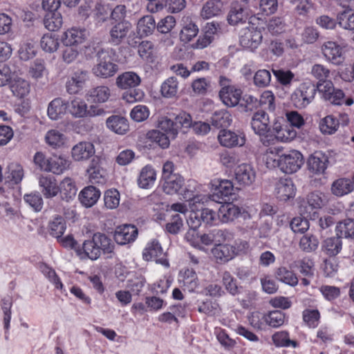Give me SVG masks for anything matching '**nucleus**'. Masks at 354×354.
<instances>
[{"label": "nucleus", "mask_w": 354, "mask_h": 354, "mask_svg": "<svg viewBox=\"0 0 354 354\" xmlns=\"http://www.w3.org/2000/svg\"><path fill=\"white\" fill-rule=\"evenodd\" d=\"M203 202H194L192 205H189L190 212L187 218V223L189 228L186 232L184 239L192 247L205 252V247L212 245L216 236H222L223 232L220 230H214L207 233H200L198 228L203 223L207 225L212 226L216 224L217 214L212 209L205 207L198 209V204H205Z\"/></svg>", "instance_id": "1"}, {"label": "nucleus", "mask_w": 354, "mask_h": 354, "mask_svg": "<svg viewBox=\"0 0 354 354\" xmlns=\"http://www.w3.org/2000/svg\"><path fill=\"white\" fill-rule=\"evenodd\" d=\"M162 191L169 195L178 194L181 198L192 205L194 202L207 203L209 197L204 194H199L202 185L196 180L189 179L187 181L179 174L162 180Z\"/></svg>", "instance_id": "2"}, {"label": "nucleus", "mask_w": 354, "mask_h": 354, "mask_svg": "<svg viewBox=\"0 0 354 354\" xmlns=\"http://www.w3.org/2000/svg\"><path fill=\"white\" fill-rule=\"evenodd\" d=\"M114 245L111 240L105 234L95 233L91 240L85 241L82 248L77 250V255L82 259H97L102 252L110 254L113 251Z\"/></svg>", "instance_id": "3"}, {"label": "nucleus", "mask_w": 354, "mask_h": 354, "mask_svg": "<svg viewBox=\"0 0 354 354\" xmlns=\"http://www.w3.org/2000/svg\"><path fill=\"white\" fill-rule=\"evenodd\" d=\"M34 162L41 170L55 175L62 174L71 166V161L63 156L53 154L46 157L42 152L35 154Z\"/></svg>", "instance_id": "4"}, {"label": "nucleus", "mask_w": 354, "mask_h": 354, "mask_svg": "<svg viewBox=\"0 0 354 354\" xmlns=\"http://www.w3.org/2000/svg\"><path fill=\"white\" fill-rule=\"evenodd\" d=\"M325 196L322 192H315L307 195L299 206L301 215L315 220L318 217V211L326 205Z\"/></svg>", "instance_id": "5"}, {"label": "nucleus", "mask_w": 354, "mask_h": 354, "mask_svg": "<svg viewBox=\"0 0 354 354\" xmlns=\"http://www.w3.org/2000/svg\"><path fill=\"white\" fill-rule=\"evenodd\" d=\"M68 112L75 118H93L102 115L104 111L96 105L88 106L80 97H74L68 102Z\"/></svg>", "instance_id": "6"}, {"label": "nucleus", "mask_w": 354, "mask_h": 354, "mask_svg": "<svg viewBox=\"0 0 354 354\" xmlns=\"http://www.w3.org/2000/svg\"><path fill=\"white\" fill-rule=\"evenodd\" d=\"M112 54L111 51L105 50L98 52V62L93 68V73L95 76L106 79L117 73L118 66L113 63Z\"/></svg>", "instance_id": "7"}, {"label": "nucleus", "mask_w": 354, "mask_h": 354, "mask_svg": "<svg viewBox=\"0 0 354 354\" xmlns=\"http://www.w3.org/2000/svg\"><path fill=\"white\" fill-rule=\"evenodd\" d=\"M250 124L254 133L260 137L261 142L265 145H269V140L267 139L270 131L268 114L263 110L255 112L251 118Z\"/></svg>", "instance_id": "8"}, {"label": "nucleus", "mask_w": 354, "mask_h": 354, "mask_svg": "<svg viewBox=\"0 0 354 354\" xmlns=\"http://www.w3.org/2000/svg\"><path fill=\"white\" fill-rule=\"evenodd\" d=\"M230 80L225 77H220L219 97L222 102L227 106L234 107L240 102L243 92L241 88L229 84Z\"/></svg>", "instance_id": "9"}, {"label": "nucleus", "mask_w": 354, "mask_h": 354, "mask_svg": "<svg viewBox=\"0 0 354 354\" xmlns=\"http://www.w3.org/2000/svg\"><path fill=\"white\" fill-rule=\"evenodd\" d=\"M209 188L212 194H206L217 203H221V201H226L227 198L233 194L234 185L231 180L222 178H214L209 183Z\"/></svg>", "instance_id": "10"}, {"label": "nucleus", "mask_w": 354, "mask_h": 354, "mask_svg": "<svg viewBox=\"0 0 354 354\" xmlns=\"http://www.w3.org/2000/svg\"><path fill=\"white\" fill-rule=\"evenodd\" d=\"M217 140L222 147L233 149L243 147L246 142V136L245 133L241 131L222 129L218 133Z\"/></svg>", "instance_id": "11"}, {"label": "nucleus", "mask_w": 354, "mask_h": 354, "mask_svg": "<svg viewBox=\"0 0 354 354\" xmlns=\"http://www.w3.org/2000/svg\"><path fill=\"white\" fill-rule=\"evenodd\" d=\"M304 163L302 154L297 150H290L282 153L279 169L286 174H292L297 171Z\"/></svg>", "instance_id": "12"}, {"label": "nucleus", "mask_w": 354, "mask_h": 354, "mask_svg": "<svg viewBox=\"0 0 354 354\" xmlns=\"http://www.w3.org/2000/svg\"><path fill=\"white\" fill-rule=\"evenodd\" d=\"M316 89L313 85L304 83L292 93L291 101L297 108H305L313 101Z\"/></svg>", "instance_id": "13"}, {"label": "nucleus", "mask_w": 354, "mask_h": 354, "mask_svg": "<svg viewBox=\"0 0 354 354\" xmlns=\"http://www.w3.org/2000/svg\"><path fill=\"white\" fill-rule=\"evenodd\" d=\"M321 51L326 61L329 63L338 66L344 62L343 47L337 41H324L321 46Z\"/></svg>", "instance_id": "14"}, {"label": "nucleus", "mask_w": 354, "mask_h": 354, "mask_svg": "<svg viewBox=\"0 0 354 354\" xmlns=\"http://www.w3.org/2000/svg\"><path fill=\"white\" fill-rule=\"evenodd\" d=\"M86 177L92 185H103L108 180V173L99 159H93L86 170Z\"/></svg>", "instance_id": "15"}, {"label": "nucleus", "mask_w": 354, "mask_h": 354, "mask_svg": "<svg viewBox=\"0 0 354 354\" xmlns=\"http://www.w3.org/2000/svg\"><path fill=\"white\" fill-rule=\"evenodd\" d=\"M297 188L292 179L280 178L275 184L274 194L280 201H288L295 198Z\"/></svg>", "instance_id": "16"}, {"label": "nucleus", "mask_w": 354, "mask_h": 354, "mask_svg": "<svg viewBox=\"0 0 354 354\" xmlns=\"http://www.w3.org/2000/svg\"><path fill=\"white\" fill-rule=\"evenodd\" d=\"M95 153V147L92 142L80 141L72 147L71 156L73 161L82 162L88 160Z\"/></svg>", "instance_id": "17"}, {"label": "nucleus", "mask_w": 354, "mask_h": 354, "mask_svg": "<svg viewBox=\"0 0 354 354\" xmlns=\"http://www.w3.org/2000/svg\"><path fill=\"white\" fill-rule=\"evenodd\" d=\"M87 37L88 32L85 28L72 27L64 32L62 41L64 46L80 47Z\"/></svg>", "instance_id": "18"}, {"label": "nucleus", "mask_w": 354, "mask_h": 354, "mask_svg": "<svg viewBox=\"0 0 354 354\" xmlns=\"http://www.w3.org/2000/svg\"><path fill=\"white\" fill-rule=\"evenodd\" d=\"M234 176L240 186H250L255 181L256 171L251 164L241 163L235 168Z\"/></svg>", "instance_id": "19"}, {"label": "nucleus", "mask_w": 354, "mask_h": 354, "mask_svg": "<svg viewBox=\"0 0 354 354\" xmlns=\"http://www.w3.org/2000/svg\"><path fill=\"white\" fill-rule=\"evenodd\" d=\"M38 185L40 192L45 198H53L58 195L59 184L55 177L41 175L38 178Z\"/></svg>", "instance_id": "20"}, {"label": "nucleus", "mask_w": 354, "mask_h": 354, "mask_svg": "<svg viewBox=\"0 0 354 354\" xmlns=\"http://www.w3.org/2000/svg\"><path fill=\"white\" fill-rule=\"evenodd\" d=\"M262 39L263 35L260 30L246 28L240 37V44L243 48L254 50L260 45Z\"/></svg>", "instance_id": "21"}, {"label": "nucleus", "mask_w": 354, "mask_h": 354, "mask_svg": "<svg viewBox=\"0 0 354 354\" xmlns=\"http://www.w3.org/2000/svg\"><path fill=\"white\" fill-rule=\"evenodd\" d=\"M138 236V229L133 225L118 226L114 232V239L120 245L133 242Z\"/></svg>", "instance_id": "22"}, {"label": "nucleus", "mask_w": 354, "mask_h": 354, "mask_svg": "<svg viewBox=\"0 0 354 354\" xmlns=\"http://www.w3.org/2000/svg\"><path fill=\"white\" fill-rule=\"evenodd\" d=\"M68 107V101L61 97H56L48 105V117L51 120H58L67 113Z\"/></svg>", "instance_id": "23"}, {"label": "nucleus", "mask_w": 354, "mask_h": 354, "mask_svg": "<svg viewBox=\"0 0 354 354\" xmlns=\"http://www.w3.org/2000/svg\"><path fill=\"white\" fill-rule=\"evenodd\" d=\"M77 192V187L73 178L66 176L64 177L58 185V194L63 201L69 202L73 201Z\"/></svg>", "instance_id": "24"}, {"label": "nucleus", "mask_w": 354, "mask_h": 354, "mask_svg": "<svg viewBox=\"0 0 354 354\" xmlns=\"http://www.w3.org/2000/svg\"><path fill=\"white\" fill-rule=\"evenodd\" d=\"M100 196L101 192L99 189L93 185H88L80 191L78 197L83 206L91 207L97 203Z\"/></svg>", "instance_id": "25"}, {"label": "nucleus", "mask_w": 354, "mask_h": 354, "mask_svg": "<svg viewBox=\"0 0 354 354\" xmlns=\"http://www.w3.org/2000/svg\"><path fill=\"white\" fill-rule=\"evenodd\" d=\"M212 253L214 258L221 261H228L233 259L238 254L236 243L218 244L214 247Z\"/></svg>", "instance_id": "26"}, {"label": "nucleus", "mask_w": 354, "mask_h": 354, "mask_svg": "<svg viewBox=\"0 0 354 354\" xmlns=\"http://www.w3.org/2000/svg\"><path fill=\"white\" fill-rule=\"evenodd\" d=\"M156 171L151 165H146L140 170L137 183L140 188L150 189L156 180Z\"/></svg>", "instance_id": "27"}, {"label": "nucleus", "mask_w": 354, "mask_h": 354, "mask_svg": "<svg viewBox=\"0 0 354 354\" xmlns=\"http://www.w3.org/2000/svg\"><path fill=\"white\" fill-rule=\"evenodd\" d=\"M106 125L110 131L119 135L126 134L129 129L127 119L118 115L109 116L106 120Z\"/></svg>", "instance_id": "28"}, {"label": "nucleus", "mask_w": 354, "mask_h": 354, "mask_svg": "<svg viewBox=\"0 0 354 354\" xmlns=\"http://www.w3.org/2000/svg\"><path fill=\"white\" fill-rule=\"evenodd\" d=\"M87 79L88 73L86 71H78L74 73L66 82L67 92L70 94L78 93L83 88Z\"/></svg>", "instance_id": "29"}, {"label": "nucleus", "mask_w": 354, "mask_h": 354, "mask_svg": "<svg viewBox=\"0 0 354 354\" xmlns=\"http://www.w3.org/2000/svg\"><path fill=\"white\" fill-rule=\"evenodd\" d=\"M9 86L12 95L20 99L26 97L30 91L29 82L17 75L10 81Z\"/></svg>", "instance_id": "30"}, {"label": "nucleus", "mask_w": 354, "mask_h": 354, "mask_svg": "<svg viewBox=\"0 0 354 354\" xmlns=\"http://www.w3.org/2000/svg\"><path fill=\"white\" fill-rule=\"evenodd\" d=\"M141 83L140 77L135 72H124L116 78L115 84L121 89H129L139 86Z\"/></svg>", "instance_id": "31"}, {"label": "nucleus", "mask_w": 354, "mask_h": 354, "mask_svg": "<svg viewBox=\"0 0 354 354\" xmlns=\"http://www.w3.org/2000/svg\"><path fill=\"white\" fill-rule=\"evenodd\" d=\"M327 162V156L321 151H316L308 158V167L314 174H322L326 169Z\"/></svg>", "instance_id": "32"}, {"label": "nucleus", "mask_w": 354, "mask_h": 354, "mask_svg": "<svg viewBox=\"0 0 354 354\" xmlns=\"http://www.w3.org/2000/svg\"><path fill=\"white\" fill-rule=\"evenodd\" d=\"M44 139L46 143L54 149L62 148L68 142L67 136L58 129L48 130L45 135Z\"/></svg>", "instance_id": "33"}, {"label": "nucleus", "mask_w": 354, "mask_h": 354, "mask_svg": "<svg viewBox=\"0 0 354 354\" xmlns=\"http://www.w3.org/2000/svg\"><path fill=\"white\" fill-rule=\"evenodd\" d=\"M272 131L276 140L281 142H290L294 140L297 135V131L292 126H289L288 124L281 125L275 123Z\"/></svg>", "instance_id": "34"}, {"label": "nucleus", "mask_w": 354, "mask_h": 354, "mask_svg": "<svg viewBox=\"0 0 354 354\" xmlns=\"http://www.w3.org/2000/svg\"><path fill=\"white\" fill-rule=\"evenodd\" d=\"M283 153V147H271L266 149L262 155V160L269 169H274L278 167L281 157Z\"/></svg>", "instance_id": "35"}, {"label": "nucleus", "mask_w": 354, "mask_h": 354, "mask_svg": "<svg viewBox=\"0 0 354 354\" xmlns=\"http://www.w3.org/2000/svg\"><path fill=\"white\" fill-rule=\"evenodd\" d=\"M248 10L239 5L233 3L227 15V21L232 26L245 23L249 17Z\"/></svg>", "instance_id": "36"}, {"label": "nucleus", "mask_w": 354, "mask_h": 354, "mask_svg": "<svg viewBox=\"0 0 354 354\" xmlns=\"http://www.w3.org/2000/svg\"><path fill=\"white\" fill-rule=\"evenodd\" d=\"M223 3L221 0H208L202 7L201 17L209 19L223 13Z\"/></svg>", "instance_id": "37"}, {"label": "nucleus", "mask_w": 354, "mask_h": 354, "mask_svg": "<svg viewBox=\"0 0 354 354\" xmlns=\"http://www.w3.org/2000/svg\"><path fill=\"white\" fill-rule=\"evenodd\" d=\"M178 281L185 289L189 292H194L198 286V281L196 273L192 269H185L180 271Z\"/></svg>", "instance_id": "38"}, {"label": "nucleus", "mask_w": 354, "mask_h": 354, "mask_svg": "<svg viewBox=\"0 0 354 354\" xmlns=\"http://www.w3.org/2000/svg\"><path fill=\"white\" fill-rule=\"evenodd\" d=\"M331 192L337 197H342L353 192L351 180L348 178H339L331 185Z\"/></svg>", "instance_id": "39"}, {"label": "nucleus", "mask_w": 354, "mask_h": 354, "mask_svg": "<svg viewBox=\"0 0 354 354\" xmlns=\"http://www.w3.org/2000/svg\"><path fill=\"white\" fill-rule=\"evenodd\" d=\"M241 213L240 208L231 203H226L221 205L218 215L223 223L234 221Z\"/></svg>", "instance_id": "40"}, {"label": "nucleus", "mask_w": 354, "mask_h": 354, "mask_svg": "<svg viewBox=\"0 0 354 354\" xmlns=\"http://www.w3.org/2000/svg\"><path fill=\"white\" fill-rule=\"evenodd\" d=\"M274 277L278 281L292 287L296 286L299 282L297 274L292 270L284 266L275 270Z\"/></svg>", "instance_id": "41"}, {"label": "nucleus", "mask_w": 354, "mask_h": 354, "mask_svg": "<svg viewBox=\"0 0 354 354\" xmlns=\"http://www.w3.org/2000/svg\"><path fill=\"white\" fill-rule=\"evenodd\" d=\"M156 28V24L151 15H145L141 17L137 23V32L140 37L151 35Z\"/></svg>", "instance_id": "42"}, {"label": "nucleus", "mask_w": 354, "mask_h": 354, "mask_svg": "<svg viewBox=\"0 0 354 354\" xmlns=\"http://www.w3.org/2000/svg\"><path fill=\"white\" fill-rule=\"evenodd\" d=\"M156 127L158 130L170 136L171 139H175L178 135V128L174 122L167 116L158 117Z\"/></svg>", "instance_id": "43"}, {"label": "nucleus", "mask_w": 354, "mask_h": 354, "mask_svg": "<svg viewBox=\"0 0 354 354\" xmlns=\"http://www.w3.org/2000/svg\"><path fill=\"white\" fill-rule=\"evenodd\" d=\"M87 96L93 103H104L111 96V90L106 86H98L89 90Z\"/></svg>", "instance_id": "44"}, {"label": "nucleus", "mask_w": 354, "mask_h": 354, "mask_svg": "<svg viewBox=\"0 0 354 354\" xmlns=\"http://www.w3.org/2000/svg\"><path fill=\"white\" fill-rule=\"evenodd\" d=\"M339 120L332 115L322 118L319 122V128L324 135L334 134L339 128Z\"/></svg>", "instance_id": "45"}, {"label": "nucleus", "mask_w": 354, "mask_h": 354, "mask_svg": "<svg viewBox=\"0 0 354 354\" xmlns=\"http://www.w3.org/2000/svg\"><path fill=\"white\" fill-rule=\"evenodd\" d=\"M272 72L277 82L284 88H290L295 80V75L289 69L277 68L272 69Z\"/></svg>", "instance_id": "46"}, {"label": "nucleus", "mask_w": 354, "mask_h": 354, "mask_svg": "<svg viewBox=\"0 0 354 354\" xmlns=\"http://www.w3.org/2000/svg\"><path fill=\"white\" fill-rule=\"evenodd\" d=\"M40 46L46 53H52L55 52L59 46L58 35L53 32L44 34L41 38Z\"/></svg>", "instance_id": "47"}, {"label": "nucleus", "mask_w": 354, "mask_h": 354, "mask_svg": "<svg viewBox=\"0 0 354 354\" xmlns=\"http://www.w3.org/2000/svg\"><path fill=\"white\" fill-rule=\"evenodd\" d=\"M338 25L344 30H354V10L346 8L337 15Z\"/></svg>", "instance_id": "48"}, {"label": "nucleus", "mask_w": 354, "mask_h": 354, "mask_svg": "<svg viewBox=\"0 0 354 354\" xmlns=\"http://www.w3.org/2000/svg\"><path fill=\"white\" fill-rule=\"evenodd\" d=\"M271 338L273 344L277 347L296 348L298 346V343L296 341L290 339L289 333L286 330L274 333Z\"/></svg>", "instance_id": "49"}, {"label": "nucleus", "mask_w": 354, "mask_h": 354, "mask_svg": "<svg viewBox=\"0 0 354 354\" xmlns=\"http://www.w3.org/2000/svg\"><path fill=\"white\" fill-rule=\"evenodd\" d=\"M131 24L129 21H120L117 23L110 30L111 41L118 44L121 39L124 38L129 29Z\"/></svg>", "instance_id": "50"}, {"label": "nucleus", "mask_w": 354, "mask_h": 354, "mask_svg": "<svg viewBox=\"0 0 354 354\" xmlns=\"http://www.w3.org/2000/svg\"><path fill=\"white\" fill-rule=\"evenodd\" d=\"M178 91V82L174 77L165 80L161 84V95L166 98H173L177 95Z\"/></svg>", "instance_id": "51"}, {"label": "nucleus", "mask_w": 354, "mask_h": 354, "mask_svg": "<svg viewBox=\"0 0 354 354\" xmlns=\"http://www.w3.org/2000/svg\"><path fill=\"white\" fill-rule=\"evenodd\" d=\"M232 118L229 112L221 110L215 112L211 118L212 125L216 128L226 129L231 125Z\"/></svg>", "instance_id": "52"}, {"label": "nucleus", "mask_w": 354, "mask_h": 354, "mask_svg": "<svg viewBox=\"0 0 354 354\" xmlns=\"http://www.w3.org/2000/svg\"><path fill=\"white\" fill-rule=\"evenodd\" d=\"M147 138L152 142L156 143L162 149H167L170 145V136L158 129H153L147 133Z\"/></svg>", "instance_id": "53"}, {"label": "nucleus", "mask_w": 354, "mask_h": 354, "mask_svg": "<svg viewBox=\"0 0 354 354\" xmlns=\"http://www.w3.org/2000/svg\"><path fill=\"white\" fill-rule=\"evenodd\" d=\"M198 33V28L192 21H185L180 32V39L184 43L192 41Z\"/></svg>", "instance_id": "54"}, {"label": "nucleus", "mask_w": 354, "mask_h": 354, "mask_svg": "<svg viewBox=\"0 0 354 354\" xmlns=\"http://www.w3.org/2000/svg\"><path fill=\"white\" fill-rule=\"evenodd\" d=\"M163 254L162 248L156 240H153L148 243L146 248L143 251V258L146 261L156 260L158 257H160Z\"/></svg>", "instance_id": "55"}, {"label": "nucleus", "mask_w": 354, "mask_h": 354, "mask_svg": "<svg viewBox=\"0 0 354 354\" xmlns=\"http://www.w3.org/2000/svg\"><path fill=\"white\" fill-rule=\"evenodd\" d=\"M7 178L10 181L7 185L10 186V183L19 184L24 178V169L22 167L16 162H11L7 167Z\"/></svg>", "instance_id": "56"}, {"label": "nucleus", "mask_w": 354, "mask_h": 354, "mask_svg": "<svg viewBox=\"0 0 354 354\" xmlns=\"http://www.w3.org/2000/svg\"><path fill=\"white\" fill-rule=\"evenodd\" d=\"M342 242L339 237L326 239L323 243V251L330 257L337 255L342 250Z\"/></svg>", "instance_id": "57"}, {"label": "nucleus", "mask_w": 354, "mask_h": 354, "mask_svg": "<svg viewBox=\"0 0 354 354\" xmlns=\"http://www.w3.org/2000/svg\"><path fill=\"white\" fill-rule=\"evenodd\" d=\"M319 240L315 235L312 234H304L299 240V248L305 252H313L319 246Z\"/></svg>", "instance_id": "58"}, {"label": "nucleus", "mask_w": 354, "mask_h": 354, "mask_svg": "<svg viewBox=\"0 0 354 354\" xmlns=\"http://www.w3.org/2000/svg\"><path fill=\"white\" fill-rule=\"evenodd\" d=\"M335 230L338 236L354 239V219H344L337 223Z\"/></svg>", "instance_id": "59"}, {"label": "nucleus", "mask_w": 354, "mask_h": 354, "mask_svg": "<svg viewBox=\"0 0 354 354\" xmlns=\"http://www.w3.org/2000/svg\"><path fill=\"white\" fill-rule=\"evenodd\" d=\"M50 234L57 239H59L64 234L66 225L63 217L55 216L48 225Z\"/></svg>", "instance_id": "60"}, {"label": "nucleus", "mask_w": 354, "mask_h": 354, "mask_svg": "<svg viewBox=\"0 0 354 354\" xmlns=\"http://www.w3.org/2000/svg\"><path fill=\"white\" fill-rule=\"evenodd\" d=\"M44 24L45 27L50 30L55 31L59 30L63 24L62 15L57 12H48L46 15Z\"/></svg>", "instance_id": "61"}, {"label": "nucleus", "mask_w": 354, "mask_h": 354, "mask_svg": "<svg viewBox=\"0 0 354 354\" xmlns=\"http://www.w3.org/2000/svg\"><path fill=\"white\" fill-rule=\"evenodd\" d=\"M30 76L39 81L44 77H47L48 71L45 66V62L42 59H36L29 68Z\"/></svg>", "instance_id": "62"}, {"label": "nucleus", "mask_w": 354, "mask_h": 354, "mask_svg": "<svg viewBox=\"0 0 354 354\" xmlns=\"http://www.w3.org/2000/svg\"><path fill=\"white\" fill-rule=\"evenodd\" d=\"M176 26V19L172 15H167L160 19L157 24L156 29L160 34H169Z\"/></svg>", "instance_id": "63"}, {"label": "nucleus", "mask_w": 354, "mask_h": 354, "mask_svg": "<svg viewBox=\"0 0 354 354\" xmlns=\"http://www.w3.org/2000/svg\"><path fill=\"white\" fill-rule=\"evenodd\" d=\"M140 57L149 62H152L155 57V49L153 43L150 41H142L138 46Z\"/></svg>", "instance_id": "64"}]
</instances>
